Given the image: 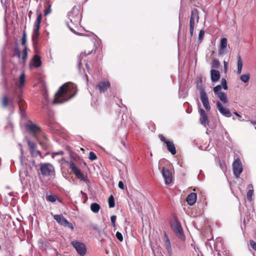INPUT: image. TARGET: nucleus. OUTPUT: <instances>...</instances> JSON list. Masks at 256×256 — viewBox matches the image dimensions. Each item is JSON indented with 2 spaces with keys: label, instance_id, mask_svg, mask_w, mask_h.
<instances>
[{
  "label": "nucleus",
  "instance_id": "nucleus-57",
  "mask_svg": "<svg viewBox=\"0 0 256 256\" xmlns=\"http://www.w3.org/2000/svg\"><path fill=\"white\" fill-rule=\"evenodd\" d=\"M18 106H19V109H20V110L22 111V108H21V106H20V105L19 104H18Z\"/></svg>",
  "mask_w": 256,
  "mask_h": 256
},
{
  "label": "nucleus",
  "instance_id": "nucleus-36",
  "mask_svg": "<svg viewBox=\"0 0 256 256\" xmlns=\"http://www.w3.org/2000/svg\"><path fill=\"white\" fill-rule=\"evenodd\" d=\"M219 66L220 62L218 60L214 59L212 61V68H218Z\"/></svg>",
  "mask_w": 256,
  "mask_h": 256
},
{
  "label": "nucleus",
  "instance_id": "nucleus-33",
  "mask_svg": "<svg viewBox=\"0 0 256 256\" xmlns=\"http://www.w3.org/2000/svg\"><path fill=\"white\" fill-rule=\"evenodd\" d=\"M108 206L110 208H112L114 206H115L114 199V196L112 195H111L108 198Z\"/></svg>",
  "mask_w": 256,
  "mask_h": 256
},
{
  "label": "nucleus",
  "instance_id": "nucleus-6",
  "mask_svg": "<svg viewBox=\"0 0 256 256\" xmlns=\"http://www.w3.org/2000/svg\"><path fill=\"white\" fill-rule=\"evenodd\" d=\"M26 130L31 134H34L40 131V128L38 124L33 123L32 121H28L25 124Z\"/></svg>",
  "mask_w": 256,
  "mask_h": 256
},
{
  "label": "nucleus",
  "instance_id": "nucleus-46",
  "mask_svg": "<svg viewBox=\"0 0 256 256\" xmlns=\"http://www.w3.org/2000/svg\"><path fill=\"white\" fill-rule=\"evenodd\" d=\"M64 226L68 227V228H70L72 230H74V227L73 226L72 224L70 223L68 221V224H66Z\"/></svg>",
  "mask_w": 256,
  "mask_h": 256
},
{
  "label": "nucleus",
  "instance_id": "nucleus-15",
  "mask_svg": "<svg viewBox=\"0 0 256 256\" xmlns=\"http://www.w3.org/2000/svg\"><path fill=\"white\" fill-rule=\"evenodd\" d=\"M198 112L200 115V124L204 126H206L207 125H208L209 123L208 117L207 116L206 114V113L205 111L202 108H200L198 110Z\"/></svg>",
  "mask_w": 256,
  "mask_h": 256
},
{
  "label": "nucleus",
  "instance_id": "nucleus-53",
  "mask_svg": "<svg viewBox=\"0 0 256 256\" xmlns=\"http://www.w3.org/2000/svg\"><path fill=\"white\" fill-rule=\"evenodd\" d=\"M234 114L236 116L238 117L239 118H242V116L240 115L237 112H234Z\"/></svg>",
  "mask_w": 256,
  "mask_h": 256
},
{
  "label": "nucleus",
  "instance_id": "nucleus-22",
  "mask_svg": "<svg viewBox=\"0 0 256 256\" xmlns=\"http://www.w3.org/2000/svg\"><path fill=\"white\" fill-rule=\"evenodd\" d=\"M166 146L168 148V150L172 154L174 155L176 154V148L173 142H167Z\"/></svg>",
  "mask_w": 256,
  "mask_h": 256
},
{
  "label": "nucleus",
  "instance_id": "nucleus-21",
  "mask_svg": "<svg viewBox=\"0 0 256 256\" xmlns=\"http://www.w3.org/2000/svg\"><path fill=\"white\" fill-rule=\"evenodd\" d=\"M227 43L228 40L226 38H224L221 39L219 48V52L220 54H222L224 50L226 48Z\"/></svg>",
  "mask_w": 256,
  "mask_h": 256
},
{
  "label": "nucleus",
  "instance_id": "nucleus-11",
  "mask_svg": "<svg viewBox=\"0 0 256 256\" xmlns=\"http://www.w3.org/2000/svg\"><path fill=\"white\" fill-rule=\"evenodd\" d=\"M172 227L174 231L180 238L181 239L184 238L183 230L180 224L178 222L176 221L174 224H172Z\"/></svg>",
  "mask_w": 256,
  "mask_h": 256
},
{
  "label": "nucleus",
  "instance_id": "nucleus-54",
  "mask_svg": "<svg viewBox=\"0 0 256 256\" xmlns=\"http://www.w3.org/2000/svg\"><path fill=\"white\" fill-rule=\"evenodd\" d=\"M86 69H87V70H88V73H90V72H89V70H90V68H89V66H88V64H86Z\"/></svg>",
  "mask_w": 256,
  "mask_h": 256
},
{
  "label": "nucleus",
  "instance_id": "nucleus-48",
  "mask_svg": "<svg viewBox=\"0 0 256 256\" xmlns=\"http://www.w3.org/2000/svg\"><path fill=\"white\" fill-rule=\"evenodd\" d=\"M63 154H64V152L62 151H60L57 152H54L52 154V158H54L55 156H56V155H62Z\"/></svg>",
  "mask_w": 256,
  "mask_h": 256
},
{
  "label": "nucleus",
  "instance_id": "nucleus-28",
  "mask_svg": "<svg viewBox=\"0 0 256 256\" xmlns=\"http://www.w3.org/2000/svg\"><path fill=\"white\" fill-rule=\"evenodd\" d=\"M238 60V74H240L242 68V62L240 56H238L237 57Z\"/></svg>",
  "mask_w": 256,
  "mask_h": 256
},
{
  "label": "nucleus",
  "instance_id": "nucleus-52",
  "mask_svg": "<svg viewBox=\"0 0 256 256\" xmlns=\"http://www.w3.org/2000/svg\"><path fill=\"white\" fill-rule=\"evenodd\" d=\"M68 27L69 28L71 32H72L73 33L75 34H77V32L75 30H74L72 28H71L68 24Z\"/></svg>",
  "mask_w": 256,
  "mask_h": 256
},
{
  "label": "nucleus",
  "instance_id": "nucleus-35",
  "mask_svg": "<svg viewBox=\"0 0 256 256\" xmlns=\"http://www.w3.org/2000/svg\"><path fill=\"white\" fill-rule=\"evenodd\" d=\"M196 87H197V89L200 91V96H202V94L203 92L204 93H206L204 88H202L201 81L197 84Z\"/></svg>",
  "mask_w": 256,
  "mask_h": 256
},
{
  "label": "nucleus",
  "instance_id": "nucleus-4",
  "mask_svg": "<svg viewBox=\"0 0 256 256\" xmlns=\"http://www.w3.org/2000/svg\"><path fill=\"white\" fill-rule=\"evenodd\" d=\"M199 16L196 9H193L191 12V16L190 22V30L191 36H193V32L196 23L198 22Z\"/></svg>",
  "mask_w": 256,
  "mask_h": 256
},
{
  "label": "nucleus",
  "instance_id": "nucleus-10",
  "mask_svg": "<svg viewBox=\"0 0 256 256\" xmlns=\"http://www.w3.org/2000/svg\"><path fill=\"white\" fill-rule=\"evenodd\" d=\"M68 17L70 22L76 25L80 22L81 19V16L78 14V12L75 10L68 14Z\"/></svg>",
  "mask_w": 256,
  "mask_h": 256
},
{
  "label": "nucleus",
  "instance_id": "nucleus-32",
  "mask_svg": "<svg viewBox=\"0 0 256 256\" xmlns=\"http://www.w3.org/2000/svg\"><path fill=\"white\" fill-rule=\"evenodd\" d=\"M39 30H34L32 38L34 42H36L38 38Z\"/></svg>",
  "mask_w": 256,
  "mask_h": 256
},
{
  "label": "nucleus",
  "instance_id": "nucleus-45",
  "mask_svg": "<svg viewBox=\"0 0 256 256\" xmlns=\"http://www.w3.org/2000/svg\"><path fill=\"white\" fill-rule=\"evenodd\" d=\"M250 244L252 248L256 251V242L253 240H250Z\"/></svg>",
  "mask_w": 256,
  "mask_h": 256
},
{
  "label": "nucleus",
  "instance_id": "nucleus-16",
  "mask_svg": "<svg viewBox=\"0 0 256 256\" xmlns=\"http://www.w3.org/2000/svg\"><path fill=\"white\" fill-rule=\"evenodd\" d=\"M200 98L205 109L208 111L210 110V106L206 93L203 92L202 96H200Z\"/></svg>",
  "mask_w": 256,
  "mask_h": 256
},
{
  "label": "nucleus",
  "instance_id": "nucleus-55",
  "mask_svg": "<svg viewBox=\"0 0 256 256\" xmlns=\"http://www.w3.org/2000/svg\"><path fill=\"white\" fill-rule=\"evenodd\" d=\"M224 68L226 70L227 69V62H224Z\"/></svg>",
  "mask_w": 256,
  "mask_h": 256
},
{
  "label": "nucleus",
  "instance_id": "nucleus-18",
  "mask_svg": "<svg viewBox=\"0 0 256 256\" xmlns=\"http://www.w3.org/2000/svg\"><path fill=\"white\" fill-rule=\"evenodd\" d=\"M54 219L60 225L64 226L66 224H68V220L62 214H56L54 216Z\"/></svg>",
  "mask_w": 256,
  "mask_h": 256
},
{
  "label": "nucleus",
  "instance_id": "nucleus-24",
  "mask_svg": "<svg viewBox=\"0 0 256 256\" xmlns=\"http://www.w3.org/2000/svg\"><path fill=\"white\" fill-rule=\"evenodd\" d=\"M45 9L44 10V15L47 16L51 12V4L49 0H46L44 4Z\"/></svg>",
  "mask_w": 256,
  "mask_h": 256
},
{
  "label": "nucleus",
  "instance_id": "nucleus-47",
  "mask_svg": "<svg viewBox=\"0 0 256 256\" xmlns=\"http://www.w3.org/2000/svg\"><path fill=\"white\" fill-rule=\"evenodd\" d=\"M220 167L222 171H224L226 170V166L224 162H220Z\"/></svg>",
  "mask_w": 256,
  "mask_h": 256
},
{
  "label": "nucleus",
  "instance_id": "nucleus-26",
  "mask_svg": "<svg viewBox=\"0 0 256 256\" xmlns=\"http://www.w3.org/2000/svg\"><path fill=\"white\" fill-rule=\"evenodd\" d=\"M248 192L246 194L247 199L248 200L251 201L252 199V195L254 192L253 186L252 184H249L248 186Z\"/></svg>",
  "mask_w": 256,
  "mask_h": 256
},
{
  "label": "nucleus",
  "instance_id": "nucleus-37",
  "mask_svg": "<svg viewBox=\"0 0 256 256\" xmlns=\"http://www.w3.org/2000/svg\"><path fill=\"white\" fill-rule=\"evenodd\" d=\"M46 199L48 201L54 202L56 200V197L53 195H50L46 197Z\"/></svg>",
  "mask_w": 256,
  "mask_h": 256
},
{
  "label": "nucleus",
  "instance_id": "nucleus-3",
  "mask_svg": "<svg viewBox=\"0 0 256 256\" xmlns=\"http://www.w3.org/2000/svg\"><path fill=\"white\" fill-rule=\"evenodd\" d=\"M40 170L42 174L45 176H55L54 168L50 163H44L40 164Z\"/></svg>",
  "mask_w": 256,
  "mask_h": 256
},
{
  "label": "nucleus",
  "instance_id": "nucleus-13",
  "mask_svg": "<svg viewBox=\"0 0 256 256\" xmlns=\"http://www.w3.org/2000/svg\"><path fill=\"white\" fill-rule=\"evenodd\" d=\"M216 105L217 109L222 116L228 118L231 116L232 114L228 108H224L220 102H217Z\"/></svg>",
  "mask_w": 256,
  "mask_h": 256
},
{
  "label": "nucleus",
  "instance_id": "nucleus-5",
  "mask_svg": "<svg viewBox=\"0 0 256 256\" xmlns=\"http://www.w3.org/2000/svg\"><path fill=\"white\" fill-rule=\"evenodd\" d=\"M70 244L80 256H84L86 254V248L84 243L78 240H73L71 242Z\"/></svg>",
  "mask_w": 256,
  "mask_h": 256
},
{
  "label": "nucleus",
  "instance_id": "nucleus-50",
  "mask_svg": "<svg viewBox=\"0 0 256 256\" xmlns=\"http://www.w3.org/2000/svg\"><path fill=\"white\" fill-rule=\"evenodd\" d=\"M118 188L122 190H124V184L122 181H120L118 184Z\"/></svg>",
  "mask_w": 256,
  "mask_h": 256
},
{
  "label": "nucleus",
  "instance_id": "nucleus-38",
  "mask_svg": "<svg viewBox=\"0 0 256 256\" xmlns=\"http://www.w3.org/2000/svg\"><path fill=\"white\" fill-rule=\"evenodd\" d=\"M26 33L25 31L23 32L22 34V46H25L26 43Z\"/></svg>",
  "mask_w": 256,
  "mask_h": 256
},
{
  "label": "nucleus",
  "instance_id": "nucleus-42",
  "mask_svg": "<svg viewBox=\"0 0 256 256\" xmlns=\"http://www.w3.org/2000/svg\"><path fill=\"white\" fill-rule=\"evenodd\" d=\"M116 236L117 239L120 242H122L123 240V236L120 232H117Z\"/></svg>",
  "mask_w": 256,
  "mask_h": 256
},
{
  "label": "nucleus",
  "instance_id": "nucleus-23",
  "mask_svg": "<svg viewBox=\"0 0 256 256\" xmlns=\"http://www.w3.org/2000/svg\"><path fill=\"white\" fill-rule=\"evenodd\" d=\"M42 20V14L41 13H40L38 14V17L36 18V20L34 23V30H40V24L41 23Z\"/></svg>",
  "mask_w": 256,
  "mask_h": 256
},
{
  "label": "nucleus",
  "instance_id": "nucleus-29",
  "mask_svg": "<svg viewBox=\"0 0 256 256\" xmlns=\"http://www.w3.org/2000/svg\"><path fill=\"white\" fill-rule=\"evenodd\" d=\"M164 245L166 249V250L169 254L170 256L172 250L171 248L170 242L168 238H166Z\"/></svg>",
  "mask_w": 256,
  "mask_h": 256
},
{
  "label": "nucleus",
  "instance_id": "nucleus-60",
  "mask_svg": "<svg viewBox=\"0 0 256 256\" xmlns=\"http://www.w3.org/2000/svg\"><path fill=\"white\" fill-rule=\"evenodd\" d=\"M1 0L2 1V0Z\"/></svg>",
  "mask_w": 256,
  "mask_h": 256
},
{
  "label": "nucleus",
  "instance_id": "nucleus-2",
  "mask_svg": "<svg viewBox=\"0 0 256 256\" xmlns=\"http://www.w3.org/2000/svg\"><path fill=\"white\" fill-rule=\"evenodd\" d=\"M220 84L214 88V92L215 96H218L223 104H225L228 102V98L224 92L222 91V88L224 90L228 89L226 81L225 78H222Z\"/></svg>",
  "mask_w": 256,
  "mask_h": 256
},
{
  "label": "nucleus",
  "instance_id": "nucleus-58",
  "mask_svg": "<svg viewBox=\"0 0 256 256\" xmlns=\"http://www.w3.org/2000/svg\"><path fill=\"white\" fill-rule=\"evenodd\" d=\"M86 81H88V76H86Z\"/></svg>",
  "mask_w": 256,
  "mask_h": 256
},
{
  "label": "nucleus",
  "instance_id": "nucleus-7",
  "mask_svg": "<svg viewBox=\"0 0 256 256\" xmlns=\"http://www.w3.org/2000/svg\"><path fill=\"white\" fill-rule=\"evenodd\" d=\"M27 142L31 156L34 158H36L38 156L42 157L40 151L36 149V144L34 142H31L30 140H28Z\"/></svg>",
  "mask_w": 256,
  "mask_h": 256
},
{
  "label": "nucleus",
  "instance_id": "nucleus-20",
  "mask_svg": "<svg viewBox=\"0 0 256 256\" xmlns=\"http://www.w3.org/2000/svg\"><path fill=\"white\" fill-rule=\"evenodd\" d=\"M211 80L212 82H218L220 78V72L215 70H212L210 71Z\"/></svg>",
  "mask_w": 256,
  "mask_h": 256
},
{
  "label": "nucleus",
  "instance_id": "nucleus-25",
  "mask_svg": "<svg viewBox=\"0 0 256 256\" xmlns=\"http://www.w3.org/2000/svg\"><path fill=\"white\" fill-rule=\"evenodd\" d=\"M32 61L33 64L36 67H38L42 64L40 58V56L38 55H34V56L33 58Z\"/></svg>",
  "mask_w": 256,
  "mask_h": 256
},
{
  "label": "nucleus",
  "instance_id": "nucleus-41",
  "mask_svg": "<svg viewBox=\"0 0 256 256\" xmlns=\"http://www.w3.org/2000/svg\"><path fill=\"white\" fill-rule=\"evenodd\" d=\"M116 216H112L110 217V221L113 227H114L116 226Z\"/></svg>",
  "mask_w": 256,
  "mask_h": 256
},
{
  "label": "nucleus",
  "instance_id": "nucleus-56",
  "mask_svg": "<svg viewBox=\"0 0 256 256\" xmlns=\"http://www.w3.org/2000/svg\"><path fill=\"white\" fill-rule=\"evenodd\" d=\"M121 142H122V144L124 146H126V144H125V142H124V140H122L121 141Z\"/></svg>",
  "mask_w": 256,
  "mask_h": 256
},
{
  "label": "nucleus",
  "instance_id": "nucleus-39",
  "mask_svg": "<svg viewBox=\"0 0 256 256\" xmlns=\"http://www.w3.org/2000/svg\"><path fill=\"white\" fill-rule=\"evenodd\" d=\"M22 59L24 61V62L26 60V58H27V51H26V48L25 46L24 48V49L22 53Z\"/></svg>",
  "mask_w": 256,
  "mask_h": 256
},
{
  "label": "nucleus",
  "instance_id": "nucleus-30",
  "mask_svg": "<svg viewBox=\"0 0 256 256\" xmlns=\"http://www.w3.org/2000/svg\"><path fill=\"white\" fill-rule=\"evenodd\" d=\"M100 209V206L97 203H92L90 204V210L94 213H97L98 212Z\"/></svg>",
  "mask_w": 256,
  "mask_h": 256
},
{
  "label": "nucleus",
  "instance_id": "nucleus-27",
  "mask_svg": "<svg viewBox=\"0 0 256 256\" xmlns=\"http://www.w3.org/2000/svg\"><path fill=\"white\" fill-rule=\"evenodd\" d=\"M92 50H88L87 52L86 51H84V52H82L80 54V58H78V65L79 68H80L81 66L82 60V58H83L84 56L90 54H92Z\"/></svg>",
  "mask_w": 256,
  "mask_h": 256
},
{
  "label": "nucleus",
  "instance_id": "nucleus-12",
  "mask_svg": "<svg viewBox=\"0 0 256 256\" xmlns=\"http://www.w3.org/2000/svg\"><path fill=\"white\" fill-rule=\"evenodd\" d=\"M162 174L166 184H168L172 182V174L168 168L163 167L162 169Z\"/></svg>",
  "mask_w": 256,
  "mask_h": 256
},
{
  "label": "nucleus",
  "instance_id": "nucleus-1",
  "mask_svg": "<svg viewBox=\"0 0 256 256\" xmlns=\"http://www.w3.org/2000/svg\"><path fill=\"white\" fill-rule=\"evenodd\" d=\"M76 87L74 84L70 82L62 85L55 94L54 104H61L70 100L74 95V94L72 96H70L71 91Z\"/></svg>",
  "mask_w": 256,
  "mask_h": 256
},
{
  "label": "nucleus",
  "instance_id": "nucleus-51",
  "mask_svg": "<svg viewBox=\"0 0 256 256\" xmlns=\"http://www.w3.org/2000/svg\"><path fill=\"white\" fill-rule=\"evenodd\" d=\"M68 27L69 28L71 32H72L73 33L75 34H77V32L75 30H74L72 28H71L68 24Z\"/></svg>",
  "mask_w": 256,
  "mask_h": 256
},
{
  "label": "nucleus",
  "instance_id": "nucleus-31",
  "mask_svg": "<svg viewBox=\"0 0 256 256\" xmlns=\"http://www.w3.org/2000/svg\"><path fill=\"white\" fill-rule=\"evenodd\" d=\"M250 78V75L249 74H242L240 77V80L244 83L248 82Z\"/></svg>",
  "mask_w": 256,
  "mask_h": 256
},
{
  "label": "nucleus",
  "instance_id": "nucleus-44",
  "mask_svg": "<svg viewBox=\"0 0 256 256\" xmlns=\"http://www.w3.org/2000/svg\"><path fill=\"white\" fill-rule=\"evenodd\" d=\"M159 138L162 142H164L166 144L167 142H170V141L168 140L166 138L162 135L160 134L158 136Z\"/></svg>",
  "mask_w": 256,
  "mask_h": 256
},
{
  "label": "nucleus",
  "instance_id": "nucleus-17",
  "mask_svg": "<svg viewBox=\"0 0 256 256\" xmlns=\"http://www.w3.org/2000/svg\"><path fill=\"white\" fill-rule=\"evenodd\" d=\"M100 92H105L110 86V83L108 80H102L97 86Z\"/></svg>",
  "mask_w": 256,
  "mask_h": 256
},
{
  "label": "nucleus",
  "instance_id": "nucleus-34",
  "mask_svg": "<svg viewBox=\"0 0 256 256\" xmlns=\"http://www.w3.org/2000/svg\"><path fill=\"white\" fill-rule=\"evenodd\" d=\"M25 78L24 74H22L20 77L19 83L18 86L19 87H21L24 84Z\"/></svg>",
  "mask_w": 256,
  "mask_h": 256
},
{
  "label": "nucleus",
  "instance_id": "nucleus-9",
  "mask_svg": "<svg viewBox=\"0 0 256 256\" xmlns=\"http://www.w3.org/2000/svg\"><path fill=\"white\" fill-rule=\"evenodd\" d=\"M2 106L4 108H7L9 104L10 109L13 111L14 108V98L9 99L6 95L2 96Z\"/></svg>",
  "mask_w": 256,
  "mask_h": 256
},
{
  "label": "nucleus",
  "instance_id": "nucleus-59",
  "mask_svg": "<svg viewBox=\"0 0 256 256\" xmlns=\"http://www.w3.org/2000/svg\"><path fill=\"white\" fill-rule=\"evenodd\" d=\"M255 128H256V126H255Z\"/></svg>",
  "mask_w": 256,
  "mask_h": 256
},
{
  "label": "nucleus",
  "instance_id": "nucleus-14",
  "mask_svg": "<svg viewBox=\"0 0 256 256\" xmlns=\"http://www.w3.org/2000/svg\"><path fill=\"white\" fill-rule=\"evenodd\" d=\"M70 168L72 170L77 178H80L82 180H84L83 175L82 174L80 170L74 164L72 161L70 163Z\"/></svg>",
  "mask_w": 256,
  "mask_h": 256
},
{
  "label": "nucleus",
  "instance_id": "nucleus-8",
  "mask_svg": "<svg viewBox=\"0 0 256 256\" xmlns=\"http://www.w3.org/2000/svg\"><path fill=\"white\" fill-rule=\"evenodd\" d=\"M233 171L236 178H238L242 172V162L238 158L236 159L233 164Z\"/></svg>",
  "mask_w": 256,
  "mask_h": 256
},
{
  "label": "nucleus",
  "instance_id": "nucleus-40",
  "mask_svg": "<svg viewBox=\"0 0 256 256\" xmlns=\"http://www.w3.org/2000/svg\"><path fill=\"white\" fill-rule=\"evenodd\" d=\"M97 158L96 154L92 152H90L89 159L91 160H94Z\"/></svg>",
  "mask_w": 256,
  "mask_h": 256
},
{
  "label": "nucleus",
  "instance_id": "nucleus-43",
  "mask_svg": "<svg viewBox=\"0 0 256 256\" xmlns=\"http://www.w3.org/2000/svg\"><path fill=\"white\" fill-rule=\"evenodd\" d=\"M204 34V32L203 30H200L198 34V39L200 41L202 40Z\"/></svg>",
  "mask_w": 256,
  "mask_h": 256
},
{
  "label": "nucleus",
  "instance_id": "nucleus-49",
  "mask_svg": "<svg viewBox=\"0 0 256 256\" xmlns=\"http://www.w3.org/2000/svg\"><path fill=\"white\" fill-rule=\"evenodd\" d=\"M14 50L16 52V55L18 58H20V52L18 50V48H14Z\"/></svg>",
  "mask_w": 256,
  "mask_h": 256
},
{
  "label": "nucleus",
  "instance_id": "nucleus-19",
  "mask_svg": "<svg viewBox=\"0 0 256 256\" xmlns=\"http://www.w3.org/2000/svg\"><path fill=\"white\" fill-rule=\"evenodd\" d=\"M197 195L196 193L192 192L188 195L186 199L188 204L190 206H193L196 201Z\"/></svg>",
  "mask_w": 256,
  "mask_h": 256
}]
</instances>
